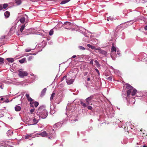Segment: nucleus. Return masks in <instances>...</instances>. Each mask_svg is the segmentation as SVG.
Segmentation results:
<instances>
[{"mask_svg":"<svg viewBox=\"0 0 147 147\" xmlns=\"http://www.w3.org/2000/svg\"><path fill=\"white\" fill-rule=\"evenodd\" d=\"M37 116L40 119H45L48 115L47 111L42 107H40L36 113Z\"/></svg>","mask_w":147,"mask_h":147,"instance_id":"f257e3e1","label":"nucleus"},{"mask_svg":"<svg viewBox=\"0 0 147 147\" xmlns=\"http://www.w3.org/2000/svg\"><path fill=\"white\" fill-rule=\"evenodd\" d=\"M126 87L127 89H128V90L127 91V94L128 96H129L131 94L132 96H134L135 95L137 91L136 89L128 84H126Z\"/></svg>","mask_w":147,"mask_h":147,"instance_id":"f03ea898","label":"nucleus"},{"mask_svg":"<svg viewBox=\"0 0 147 147\" xmlns=\"http://www.w3.org/2000/svg\"><path fill=\"white\" fill-rule=\"evenodd\" d=\"M73 25L74 24L73 23L67 22L64 23L63 25V26L65 28L70 29L73 26Z\"/></svg>","mask_w":147,"mask_h":147,"instance_id":"7ed1b4c3","label":"nucleus"},{"mask_svg":"<svg viewBox=\"0 0 147 147\" xmlns=\"http://www.w3.org/2000/svg\"><path fill=\"white\" fill-rule=\"evenodd\" d=\"M74 81V79H73L71 76L69 75H67V78H66V82L67 84L70 85L72 84Z\"/></svg>","mask_w":147,"mask_h":147,"instance_id":"20e7f679","label":"nucleus"},{"mask_svg":"<svg viewBox=\"0 0 147 147\" xmlns=\"http://www.w3.org/2000/svg\"><path fill=\"white\" fill-rule=\"evenodd\" d=\"M28 75V73L26 71H19L18 75L21 78H23L24 76H26Z\"/></svg>","mask_w":147,"mask_h":147,"instance_id":"39448f33","label":"nucleus"},{"mask_svg":"<svg viewBox=\"0 0 147 147\" xmlns=\"http://www.w3.org/2000/svg\"><path fill=\"white\" fill-rule=\"evenodd\" d=\"M30 107H36L39 105L38 103L36 101H35L34 100V101H32L31 103H30Z\"/></svg>","mask_w":147,"mask_h":147,"instance_id":"423d86ee","label":"nucleus"},{"mask_svg":"<svg viewBox=\"0 0 147 147\" xmlns=\"http://www.w3.org/2000/svg\"><path fill=\"white\" fill-rule=\"evenodd\" d=\"M62 124L61 122H58L53 125V127L54 128H60L62 126Z\"/></svg>","mask_w":147,"mask_h":147,"instance_id":"0eeeda50","label":"nucleus"},{"mask_svg":"<svg viewBox=\"0 0 147 147\" xmlns=\"http://www.w3.org/2000/svg\"><path fill=\"white\" fill-rule=\"evenodd\" d=\"M55 108V107L53 104H52V105H51L50 113L51 114H53L55 113V110H54Z\"/></svg>","mask_w":147,"mask_h":147,"instance_id":"6e6552de","label":"nucleus"},{"mask_svg":"<svg viewBox=\"0 0 147 147\" xmlns=\"http://www.w3.org/2000/svg\"><path fill=\"white\" fill-rule=\"evenodd\" d=\"M40 119L38 116H35L34 118L32 119L34 124H36L38 121L40 120Z\"/></svg>","mask_w":147,"mask_h":147,"instance_id":"1a4fd4ad","label":"nucleus"},{"mask_svg":"<svg viewBox=\"0 0 147 147\" xmlns=\"http://www.w3.org/2000/svg\"><path fill=\"white\" fill-rule=\"evenodd\" d=\"M82 32V34H83V35H84L85 37H86V39H84V38H83V40L85 42H89L90 41L88 40V39H89L88 36L86 34V33L85 32H84L82 33V32Z\"/></svg>","mask_w":147,"mask_h":147,"instance_id":"9d476101","label":"nucleus"},{"mask_svg":"<svg viewBox=\"0 0 147 147\" xmlns=\"http://www.w3.org/2000/svg\"><path fill=\"white\" fill-rule=\"evenodd\" d=\"M93 98V96H90L86 99V102L88 103V105L89 104V102H90L91 100Z\"/></svg>","mask_w":147,"mask_h":147,"instance_id":"9b49d317","label":"nucleus"},{"mask_svg":"<svg viewBox=\"0 0 147 147\" xmlns=\"http://www.w3.org/2000/svg\"><path fill=\"white\" fill-rule=\"evenodd\" d=\"M98 49V52L100 53L103 54L104 55H106L107 54V52L106 51L103 50H101L100 49Z\"/></svg>","mask_w":147,"mask_h":147,"instance_id":"f8f14e48","label":"nucleus"},{"mask_svg":"<svg viewBox=\"0 0 147 147\" xmlns=\"http://www.w3.org/2000/svg\"><path fill=\"white\" fill-rule=\"evenodd\" d=\"M21 109V107L17 105L15 107V110L16 111H20Z\"/></svg>","mask_w":147,"mask_h":147,"instance_id":"ddd939ff","label":"nucleus"},{"mask_svg":"<svg viewBox=\"0 0 147 147\" xmlns=\"http://www.w3.org/2000/svg\"><path fill=\"white\" fill-rule=\"evenodd\" d=\"M47 90V89L45 88H44L42 91L41 93V96H43L45 95Z\"/></svg>","mask_w":147,"mask_h":147,"instance_id":"4468645a","label":"nucleus"},{"mask_svg":"<svg viewBox=\"0 0 147 147\" xmlns=\"http://www.w3.org/2000/svg\"><path fill=\"white\" fill-rule=\"evenodd\" d=\"M9 15H10V13L9 11H7L5 12L4 16L6 18H7L9 17Z\"/></svg>","mask_w":147,"mask_h":147,"instance_id":"2eb2a0df","label":"nucleus"},{"mask_svg":"<svg viewBox=\"0 0 147 147\" xmlns=\"http://www.w3.org/2000/svg\"><path fill=\"white\" fill-rule=\"evenodd\" d=\"M39 134L42 137H45L47 135V133L45 131Z\"/></svg>","mask_w":147,"mask_h":147,"instance_id":"dca6fc26","label":"nucleus"},{"mask_svg":"<svg viewBox=\"0 0 147 147\" xmlns=\"http://www.w3.org/2000/svg\"><path fill=\"white\" fill-rule=\"evenodd\" d=\"M20 21L22 23H24L25 22V18L23 17L21 18L20 19Z\"/></svg>","mask_w":147,"mask_h":147,"instance_id":"f3484780","label":"nucleus"},{"mask_svg":"<svg viewBox=\"0 0 147 147\" xmlns=\"http://www.w3.org/2000/svg\"><path fill=\"white\" fill-rule=\"evenodd\" d=\"M7 134L8 136H11L13 134V131L11 129H9L7 131Z\"/></svg>","mask_w":147,"mask_h":147,"instance_id":"a211bd4d","label":"nucleus"},{"mask_svg":"<svg viewBox=\"0 0 147 147\" xmlns=\"http://www.w3.org/2000/svg\"><path fill=\"white\" fill-rule=\"evenodd\" d=\"M25 26V24H24L20 28V32H21L22 33H23L22 32L23 31V30L24 29Z\"/></svg>","mask_w":147,"mask_h":147,"instance_id":"6ab92c4d","label":"nucleus"},{"mask_svg":"<svg viewBox=\"0 0 147 147\" xmlns=\"http://www.w3.org/2000/svg\"><path fill=\"white\" fill-rule=\"evenodd\" d=\"M15 2L18 5H20L22 3V1L21 0H15Z\"/></svg>","mask_w":147,"mask_h":147,"instance_id":"aec40b11","label":"nucleus"},{"mask_svg":"<svg viewBox=\"0 0 147 147\" xmlns=\"http://www.w3.org/2000/svg\"><path fill=\"white\" fill-rule=\"evenodd\" d=\"M117 50V49L116 47H115L114 46H113L111 49V52H113L114 51L116 52Z\"/></svg>","mask_w":147,"mask_h":147,"instance_id":"412c9836","label":"nucleus"},{"mask_svg":"<svg viewBox=\"0 0 147 147\" xmlns=\"http://www.w3.org/2000/svg\"><path fill=\"white\" fill-rule=\"evenodd\" d=\"M69 1V0H64L62 1L60 3L61 4H64L67 3Z\"/></svg>","mask_w":147,"mask_h":147,"instance_id":"4be33fe9","label":"nucleus"},{"mask_svg":"<svg viewBox=\"0 0 147 147\" xmlns=\"http://www.w3.org/2000/svg\"><path fill=\"white\" fill-rule=\"evenodd\" d=\"M94 62L95 63L97 67H98L100 66V64L96 60H95V61H94Z\"/></svg>","mask_w":147,"mask_h":147,"instance_id":"5701e85b","label":"nucleus"},{"mask_svg":"<svg viewBox=\"0 0 147 147\" xmlns=\"http://www.w3.org/2000/svg\"><path fill=\"white\" fill-rule=\"evenodd\" d=\"M7 59L9 62L11 63H12L14 61L13 59L12 58H7Z\"/></svg>","mask_w":147,"mask_h":147,"instance_id":"b1692460","label":"nucleus"},{"mask_svg":"<svg viewBox=\"0 0 147 147\" xmlns=\"http://www.w3.org/2000/svg\"><path fill=\"white\" fill-rule=\"evenodd\" d=\"M55 93L54 92L51 95V97H50V100L51 101L52 100H53V97L55 95Z\"/></svg>","mask_w":147,"mask_h":147,"instance_id":"393cba45","label":"nucleus"},{"mask_svg":"<svg viewBox=\"0 0 147 147\" xmlns=\"http://www.w3.org/2000/svg\"><path fill=\"white\" fill-rule=\"evenodd\" d=\"M26 60V59L24 58H23L19 60V62L21 63H24V61Z\"/></svg>","mask_w":147,"mask_h":147,"instance_id":"a878e982","label":"nucleus"},{"mask_svg":"<svg viewBox=\"0 0 147 147\" xmlns=\"http://www.w3.org/2000/svg\"><path fill=\"white\" fill-rule=\"evenodd\" d=\"M54 31L53 29H52L50 30L49 32V35L50 36L52 35Z\"/></svg>","mask_w":147,"mask_h":147,"instance_id":"bb28decb","label":"nucleus"},{"mask_svg":"<svg viewBox=\"0 0 147 147\" xmlns=\"http://www.w3.org/2000/svg\"><path fill=\"white\" fill-rule=\"evenodd\" d=\"M70 122L71 123H74L75 122L78 121V120L77 119L72 120L70 119L69 120Z\"/></svg>","mask_w":147,"mask_h":147,"instance_id":"cd10ccee","label":"nucleus"},{"mask_svg":"<svg viewBox=\"0 0 147 147\" xmlns=\"http://www.w3.org/2000/svg\"><path fill=\"white\" fill-rule=\"evenodd\" d=\"M27 99L28 101L30 102V103H31V102H32V101H34V100L30 97L28 98H27Z\"/></svg>","mask_w":147,"mask_h":147,"instance_id":"c85d7f7f","label":"nucleus"},{"mask_svg":"<svg viewBox=\"0 0 147 147\" xmlns=\"http://www.w3.org/2000/svg\"><path fill=\"white\" fill-rule=\"evenodd\" d=\"M80 104L84 107H86V104L82 101L81 102Z\"/></svg>","mask_w":147,"mask_h":147,"instance_id":"c756f323","label":"nucleus"},{"mask_svg":"<svg viewBox=\"0 0 147 147\" xmlns=\"http://www.w3.org/2000/svg\"><path fill=\"white\" fill-rule=\"evenodd\" d=\"M78 48L81 50H84L85 49V48L84 47L81 46H79Z\"/></svg>","mask_w":147,"mask_h":147,"instance_id":"7c9ffc66","label":"nucleus"},{"mask_svg":"<svg viewBox=\"0 0 147 147\" xmlns=\"http://www.w3.org/2000/svg\"><path fill=\"white\" fill-rule=\"evenodd\" d=\"M8 5L6 3H5L3 5V8L4 9H6L8 6Z\"/></svg>","mask_w":147,"mask_h":147,"instance_id":"2f4dec72","label":"nucleus"},{"mask_svg":"<svg viewBox=\"0 0 147 147\" xmlns=\"http://www.w3.org/2000/svg\"><path fill=\"white\" fill-rule=\"evenodd\" d=\"M32 137V135L31 134L28 135L27 136H25V139H29L30 138H31Z\"/></svg>","mask_w":147,"mask_h":147,"instance_id":"473e14b6","label":"nucleus"},{"mask_svg":"<svg viewBox=\"0 0 147 147\" xmlns=\"http://www.w3.org/2000/svg\"><path fill=\"white\" fill-rule=\"evenodd\" d=\"M91 49H92L94 50H96L98 49V48H96L94 46H92Z\"/></svg>","mask_w":147,"mask_h":147,"instance_id":"72a5a7b5","label":"nucleus"},{"mask_svg":"<svg viewBox=\"0 0 147 147\" xmlns=\"http://www.w3.org/2000/svg\"><path fill=\"white\" fill-rule=\"evenodd\" d=\"M135 99L134 98H132V101H131V104H134L135 103Z\"/></svg>","mask_w":147,"mask_h":147,"instance_id":"f704fd0d","label":"nucleus"},{"mask_svg":"<svg viewBox=\"0 0 147 147\" xmlns=\"http://www.w3.org/2000/svg\"><path fill=\"white\" fill-rule=\"evenodd\" d=\"M88 109L90 110H92V107L90 106H89L88 107Z\"/></svg>","mask_w":147,"mask_h":147,"instance_id":"c9c22d12","label":"nucleus"},{"mask_svg":"<svg viewBox=\"0 0 147 147\" xmlns=\"http://www.w3.org/2000/svg\"><path fill=\"white\" fill-rule=\"evenodd\" d=\"M70 106H67L66 108V110L67 111L68 110H69V111H71V110L70 109Z\"/></svg>","mask_w":147,"mask_h":147,"instance_id":"e433bc0d","label":"nucleus"},{"mask_svg":"<svg viewBox=\"0 0 147 147\" xmlns=\"http://www.w3.org/2000/svg\"><path fill=\"white\" fill-rule=\"evenodd\" d=\"M31 50V49H25V51L26 52H28L30 51Z\"/></svg>","mask_w":147,"mask_h":147,"instance_id":"4c0bfd02","label":"nucleus"},{"mask_svg":"<svg viewBox=\"0 0 147 147\" xmlns=\"http://www.w3.org/2000/svg\"><path fill=\"white\" fill-rule=\"evenodd\" d=\"M34 110H35L34 109H31L30 111V113L31 114L32 113L34 112Z\"/></svg>","mask_w":147,"mask_h":147,"instance_id":"58836bf2","label":"nucleus"},{"mask_svg":"<svg viewBox=\"0 0 147 147\" xmlns=\"http://www.w3.org/2000/svg\"><path fill=\"white\" fill-rule=\"evenodd\" d=\"M33 58V57L32 56H30L28 58V60L30 61Z\"/></svg>","mask_w":147,"mask_h":147,"instance_id":"ea45409f","label":"nucleus"},{"mask_svg":"<svg viewBox=\"0 0 147 147\" xmlns=\"http://www.w3.org/2000/svg\"><path fill=\"white\" fill-rule=\"evenodd\" d=\"M0 62L1 63L3 62V58L0 57Z\"/></svg>","mask_w":147,"mask_h":147,"instance_id":"a19ab883","label":"nucleus"},{"mask_svg":"<svg viewBox=\"0 0 147 147\" xmlns=\"http://www.w3.org/2000/svg\"><path fill=\"white\" fill-rule=\"evenodd\" d=\"M109 80H110L111 81H112V77H111V76H110L109 77H108V78H107Z\"/></svg>","mask_w":147,"mask_h":147,"instance_id":"79ce46f5","label":"nucleus"},{"mask_svg":"<svg viewBox=\"0 0 147 147\" xmlns=\"http://www.w3.org/2000/svg\"><path fill=\"white\" fill-rule=\"evenodd\" d=\"M92 45H91L90 44H88L87 45V47L89 48H91V47H92Z\"/></svg>","mask_w":147,"mask_h":147,"instance_id":"37998d69","label":"nucleus"},{"mask_svg":"<svg viewBox=\"0 0 147 147\" xmlns=\"http://www.w3.org/2000/svg\"><path fill=\"white\" fill-rule=\"evenodd\" d=\"M67 78V75L66 76H64L62 78V80H64L65 79H66V78Z\"/></svg>","mask_w":147,"mask_h":147,"instance_id":"c03bdc74","label":"nucleus"},{"mask_svg":"<svg viewBox=\"0 0 147 147\" xmlns=\"http://www.w3.org/2000/svg\"><path fill=\"white\" fill-rule=\"evenodd\" d=\"M25 96H26L27 99L30 97L29 94H26Z\"/></svg>","mask_w":147,"mask_h":147,"instance_id":"a18cd8bd","label":"nucleus"},{"mask_svg":"<svg viewBox=\"0 0 147 147\" xmlns=\"http://www.w3.org/2000/svg\"><path fill=\"white\" fill-rule=\"evenodd\" d=\"M95 70L98 73V75H99L100 73H99L98 70L97 69H95Z\"/></svg>","mask_w":147,"mask_h":147,"instance_id":"49530a36","label":"nucleus"},{"mask_svg":"<svg viewBox=\"0 0 147 147\" xmlns=\"http://www.w3.org/2000/svg\"><path fill=\"white\" fill-rule=\"evenodd\" d=\"M93 60H92L90 61V63L91 64H93Z\"/></svg>","mask_w":147,"mask_h":147,"instance_id":"de8ad7c7","label":"nucleus"},{"mask_svg":"<svg viewBox=\"0 0 147 147\" xmlns=\"http://www.w3.org/2000/svg\"><path fill=\"white\" fill-rule=\"evenodd\" d=\"M94 41H95V42H96H96V43H94L95 44H97L98 43L97 40L96 39H94Z\"/></svg>","mask_w":147,"mask_h":147,"instance_id":"09e8293b","label":"nucleus"},{"mask_svg":"<svg viewBox=\"0 0 147 147\" xmlns=\"http://www.w3.org/2000/svg\"><path fill=\"white\" fill-rule=\"evenodd\" d=\"M9 102V100H8V99H6V100L4 101V102H6V103L8 102Z\"/></svg>","mask_w":147,"mask_h":147,"instance_id":"8fccbe9b","label":"nucleus"},{"mask_svg":"<svg viewBox=\"0 0 147 147\" xmlns=\"http://www.w3.org/2000/svg\"><path fill=\"white\" fill-rule=\"evenodd\" d=\"M117 54L118 55H119L120 54V51H117Z\"/></svg>","mask_w":147,"mask_h":147,"instance_id":"3c124183","label":"nucleus"},{"mask_svg":"<svg viewBox=\"0 0 147 147\" xmlns=\"http://www.w3.org/2000/svg\"><path fill=\"white\" fill-rule=\"evenodd\" d=\"M144 29L145 30H147V26H146L145 27H144Z\"/></svg>","mask_w":147,"mask_h":147,"instance_id":"603ef678","label":"nucleus"},{"mask_svg":"<svg viewBox=\"0 0 147 147\" xmlns=\"http://www.w3.org/2000/svg\"><path fill=\"white\" fill-rule=\"evenodd\" d=\"M76 57V55H74L72 56V57L73 58H75Z\"/></svg>","mask_w":147,"mask_h":147,"instance_id":"864d4df0","label":"nucleus"},{"mask_svg":"<svg viewBox=\"0 0 147 147\" xmlns=\"http://www.w3.org/2000/svg\"><path fill=\"white\" fill-rule=\"evenodd\" d=\"M0 88H1V89H3V86L2 85H0Z\"/></svg>","mask_w":147,"mask_h":147,"instance_id":"5fc2aeb1","label":"nucleus"},{"mask_svg":"<svg viewBox=\"0 0 147 147\" xmlns=\"http://www.w3.org/2000/svg\"><path fill=\"white\" fill-rule=\"evenodd\" d=\"M90 78H88L87 79V81H89L90 80Z\"/></svg>","mask_w":147,"mask_h":147,"instance_id":"6e6d98bb","label":"nucleus"},{"mask_svg":"<svg viewBox=\"0 0 147 147\" xmlns=\"http://www.w3.org/2000/svg\"><path fill=\"white\" fill-rule=\"evenodd\" d=\"M3 8L2 7L0 6V10H2Z\"/></svg>","mask_w":147,"mask_h":147,"instance_id":"4d7b16f0","label":"nucleus"},{"mask_svg":"<svg viewBox=\"0 0 147 147\" xmlns=\"http://www.w3.org/2000/svg\"><path fill=\"white\" fill-rule=\"evenodd\" d=\"M4 99V98H1L0 99V100H3Z\"/></svg>","mask_w":147,"mask_h":147,"instance_id":"13d9d810","label":"nucleus"},{"mask_svg":"<svg viewBox=\"0 0 147 147\" xmlns=\"http://www.w3.org/2000/svg\"><path fill=\"white\" fill-rule=\"evenodd\" d=\"M88 74V72H86L85 73V74H84V75H86L87 74Z\"/></svg>","mask_w":147,"mask_h":147,"instance_id":"bf43d9fd","label":"nucleus"},{"mask_svg":"<svg viewBox=\"0 0 147 147\" xmlns=\"http://www.w3.org/2000/svg\"><path fill=\"white\" fill-rule=\"evenodd\" d=\"M25 82H24V83H25ZM24 83H23V82H21V83L20 84H22V85H23V84Z\"/></svg>","mask_w":147,"mask_h":147,"instance_id":"052dcab7","label":"nucleus"},{"mask_svg":"<svg viewBox=\"0 0 147 147\" xmlns=\"http://www.w3.org/2000/svg\"><path fill=\"white\" fill-rule=\"evenodd\" d=\"M125 132H128V131L127 130V129H125Z\"/></svg>","mask_w":147,"mask_h":147,"instance_id":"680f3d73","label":"nucleus"},{"mask_svg":"<svg viewBox=\"0 0 147 147\" xmlns=\"http://www.w3.org/2000/svg\"><path fill=\"white\" fill-rule=\"evenodd\" d=\"M5 38V36H3L2 37V38Z\"/></svg>","mask_w":147,"mask_h":147,"instance_id":"e2e57ef3","label":"nucleus"},{"mask_svg":"<svg viewBox=\"0 0 147 147\" xmlns=\"http://www.w3.org/2000/svg\"><path fill=\"white\" fill-rule=\"evenodd\" d=\"M31 75L32 76H34V75L33 74H31Z\"/></svg>","mask_w":147,"mask_h":147,"instance_id":"0e129e2a","label":"nucleus"},{"mask_svg":"<svg viewBox=\"0 0 147 147\" xmlns=\"http://www.w3.org/2000/svg\"><path fill=\"white\" fill-rule=\"evenodd\" d=\"M143 147H147V146H146L144 145L143 146Z\"/></svg>","mask_w":147,"mask_h":147,"instance_id":"69168bd1","label":"nucleus"},{"mask_svg":"<svg viewBox=\"0 0 147 147\" xmlns=\"http://www.w3.org/2000/svg\"><path fill=\"white\" fill-rule=\"evenodd\" d=\"M111 57H112V59H113V60H115V59H114L113 58V57H112V55H111Z\"/></svg>","mask_w":147,"mask_h":147,"instance_id":"338daca9","label":"nucleus"},{"mask_svg":"<svg viewBox=\"0 0 147 147\" xmlns=\"http://www.w3.org/2000/svg\"><path fill=\"white\" fill-rule=\"evenodd\" d=\"M146 63L147 64V61H146Z\"/></svg>","mask_w":147,"mask_h":147,"instance_id":"774afa93","label":"nucleus"}]
</instances>
